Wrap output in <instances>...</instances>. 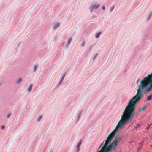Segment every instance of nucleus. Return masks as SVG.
<instances>
[{
	"label": "nucleus",
	"instance_id": "f257e3e1",
	"mask_svg": "<svg viewBox=\"0 0 152 152\" xmlns=\"http://www.w3.org/2000/svg\"><path fill=\"white\" fill-rule=\"evenodd\" d=\"M118 130L114 132L115 129L111 133L107 138L105 142L101 149L98 152H110L112 150H115L116 148L118 142L121 140V137H115L113 142L109 145V143L111 142L114 136Z\"/></svg>",
	"mask_w": 152,
	"mask_h": 152
},
{
	"label": "nucleus",
	"instance_id": "f03ea898",
	"mask_svg": "<svg viewBox=\"0 0 152 152\" xmlns=\"http://www.w3.org/2000/svg\"><path fill=\"white\" fill-rule=\"evenodd\" d=\"M134 117V115H122L121 119L115 129L114 132L128 122H131Z\"/></svg>",
	"mask_w": 152,
	"mask_h": 152
},
{
	"label": "nucleus",
	"instance_id": "7ed1b4c3",
	"mask_svg": "<svg viewBox=\"0 0 152 152\" xmlns=\"http://www.w3.org/2000/svg\"><path fill=\"white\" fill-rule=\"evenodd\" d=\"M99 5L96 3H93L91 5L89 9L91 12H92L94 10H96L99 7Z\"/></svg>",
	"mask_w": 152,
	"mask_h": 152
},
{
	"label": "nucleus",
	"instance_id": "20e7f679",
	"mask_svg": "<svg viewBox=\"0 0 152 152\" xmlns=\"http://www.w3.org/2000/svg\"><path fill=\"white\" fill-rule=\"evenodd\" d=\"M72 40V38H68L67 42L65 45V47L66 48H67L68 47L69 45L71 43V42Z\"/></svg>",
	"mask_w": 152,
	"mask_h": 152
},
{
	"label": "nucleus",
	"instance_id": "39448f33",
	"mask_svg": "<svg viewBox=\"0 0 152 152\" xmlns=\"http://www.w3.org/2000/svg\"><path fill=\"white\" fill-rule=\"evenodd\" d=\"M60 22H58L56 23L53 26V29L54 30H55L57 28H58L60 25Z\"/></svg>",
	"mask_w": 152,
	"mask_h": 152
},
{
	"label": "nucleus",
	"instance_id": "423d86ee",
	"mask_svg": "<svg viewBox=\"0 0 152 152\" xmlns=\"http://www.w3.org/2000/svg\"><path fill=\"white\" fill-rule=\"evenodd\" d=\"M33 85L32 84H30L28 87L26 88V91L28 92L31 91Z\"/></svg>",
	"mask_w": 152,
	"mask_h": 152
},
{
	"label": "nucleus",
	"instance_id": "0eeeda50",
	"mask_svg": "<svg viewBox=\"0 0 152 152\" xmlns=\"http://www.w3.org/2000/svg\"><path fill=\"white\" fill-rule=\"evenodd\" d=\"M152 15V13L151 12H149L146 15V18L147 20H148L151 18Z\"/></svg>",
	"mask_w": 152,
	"mask_h": 152
},
{
	"label": "nucleus",
	"instance_id": "6e6552de",
	"mask_svg": "<svg viewBox=\"0 0 152 152\" xmlns=\"http://www.w3.org/2000/svg\"><path fill=\"white\" fill-rule=\"evenodd\" d=\"M65 74H64L63 76H62V77L61 80H60L59 83H58V86H60V85H61V84L62 83H63V80L64 78L65 77Z\"/></svg>",
	"mask_w": 152,
	"mask_h": 152
},
{
	"label": "nucleus",
	"instance_id": "1a4fd4ad",
	"mask_svg": "<svg viewBox=\"0 0 152 152\" xmlns=\"http://www.w3.org/2000/svg\"><path fill=\"white\" fill-rule=\"evenodd\" d=\"M22 81V80L21 78H19L17 79L15 81L16 84H19Z\"/></svg>",
	"mask_w": 152,
	"mask_h": 152
},
{
	"label": "nucleus",
	"instance_id": "9d476101",
	"mask_svg": "<svg viewBox=\"0 0 152 152\" xmlns=\"http://www.w3.org/2000/svg\"><path fill=\"white\" fill-rule=\"evenodd\" d=\"M81 143H82L81 141V140H80L79 142V143H78V144L76 147L77 149V151H79L80 146V145H81Z\"/></svg>",
	"mask_w": 152,
	"mask_h": 152
},
{
	"label": "nucleus",
	"instance_id": "9b49d317",
	"mask_svg": "<svg viewBox=\"0 0 152 152\" xmlns=\"http://www.w3.org/2000/svg\"><path fill=\"white\" fill-rule=\"evenodd\" d=\"M102 32H101L96 33L95 35V38L96 39H98L99 38L100 35L102 34Z\"/></svg>",
	"mask_w": 152,
	"mask_h": 152
},
{
	"label": "nucleus",
	"instance_id": "f8f14e48",
	"mask_svg": "<svg viewBox=\"0 0 152 152\" xmlns=\"http://www.w3.org/2000/svg\"><path fill=\"white\" fill-rule=\"evenodd\" d=\"M152 97V95H149L147 97V101H150L151 100Z\"/></svg>",
	"mask_w": 152,
	"mask_h": 152
},
{
	"label": "nucleus",
	"instance_id": "ddd939ff",
	"mask_svg": "<svg viewBox=\"0 0 152 152\" xmlns=\"http://www.w3.org/2000/svg\"><path fill=\"white\" fill-rule=\"evenodd\" d=\"M38 68V66L37 64H35L33 67V72H35Z\"/></svg>",
	"mask_w": 152,
	"mask_h": 152
},
{
	"label": "nucleus",
	"instance_id": "4468645a",
	"mask_svg": "<svg viewBox=\"0 0 152 152\" xmlns=\"http://www.w3.org/2000/svg\"><path fill=\"white\" fill-rule=\"evenodd\" d=\"M146 107V105L144 106L142 108H140L139 109V111H144Z\"/></svg>",
	"mask_w": 152,
	"mask_h": 152
},
{
	"label": "nucleus",
	"instance_id": "2eb2a0df",
	"mask_svg": "<svg viewBox=\"0 0 152 152\" xmlns=\"http://www.w3.org/2000/svg\"><path fill=\"white\" fill-rule=\"evenodd\" d=\"M42 115H39V117L37 119V121H40V119L42 118Z\"/></svg>",
	"mask_w": 152,
	"mask_h": 152
},
{
	"label": "nucleus",
	"instance_id": "dca6fc26",
	"mask_svg": "<svg viewBox=\"0 0 152 152\" xmlns=\"http://www.w3.org/2000/svg\"><path fill=\"white\" fill-rule=\"evenodd\" d=\"M97 55L98 54H95V56L93 58V60H94L96 58V57L97 56Z\"/></svg>",
	"mask_w": 152,
	"mask_h": 152
},
{
	"label": "nucleus",
	"instance_id": "f3484780",
	"mask_svg": "<svg viewBox=\"0 0 152 152\" xmlns=\"http://www.w3.org/2000/svg\"><path fill=\"white\" fill-rule=\"evenodd\" d=\"M85 42H83L81 44V46L82 47H83L85 45Z\"/></svg>",
	"mask_w": 152,
	"mask_h": 152
},
{
	"label": "nucleus",
	"instance_id": "a211bd4d",
	"mask_svg": "<svg viewBox=\"0 0 152 152\" xmlns=\"http://www.w3.org/2000/svg\"><path fill=\"white\" fill-rule=\"evenodd\" d=\"M151 126V125L148 124V126L147 127V129H149V128Z\"/></svg>",
	"mask_w": 152,
	"mask_h": 152
},
{
	"label": "nucleus",
	"instance_id": "6ab92c4d",
	"mask_svg": "<svg viewBox=\"0 0 152 152\" xmlns=\"http://www.w3.org/2000/svg\"><path fill=\"white\" fill-rule=\"evenodd\" d=\"M93 47V45H91V46H90V48H89L90 51V50H91V49Z\"/></svg>",
	"mask_w": 152,
	"mask_h": 152
},
{
	"label": "nucleus",
	"instance_id": "aec40b11",
	"mask_svg": "<svg viewBox=\"0 0 152 152\" xmlns=\"http://www.w3.org/2000/svg\"><path fill=\"white\" fill-rule=\"evenodd\" d=\"M4 125H3V126H1V129H4Z\"/></svg>",
	"mask_w": 152,
	"mask_h": 152
},
{
	"label": "nucleus",
	"instance_id": "412c9836",
	"mask_svg": "<svg viewBox=\"0 0 152 152\" xmlns=\"http://www.w3.org/2000/svg\"><path fill=\"white\" fill-rule=\"evenodd\" d=\"M114 7H113V8L111 9L110 11L111 12L114 9Z\"/></svg>",
	"mask_w": 152,
	"mask_h": 152
},
{
	"label": "nucleus",
	"instance_id": "4be33fe9",
	"mask_svg": "<svg viewBox=\"0 0 152 152\" xmlns=\"http://www.w3.org/2000/svg\"><path fill=\"white\" fill-rule=\"evenodd\" d=\"M140 80V79H138L137 80V82H136V83H137V84H138V82Z\"/></svg>",
	"mask_w": 152,
	"mask_h": 152
},
{
	"label": "nucleus",
	"instance_id": "5701e85b",
	"mask_svg": "<svg viewBox=\"0 0 152 152\" xmlns=\"http://www.w3.org/2000/svg\"><path fill=\"white\" fill-rule=\"evenodd\" d=\"M102 9L103 10H104L105 9V7L104 6H103L102 7Z\"/></svg>",
	"mask_w": 152,
	"mask_h": 152
},
{
	"label": "nucleus",
	"instance_id": "b1692460",
	"mask_svg": "<svg viewBox=\"0 0 152 152\" xmlns=\"http://www.w3.org/2000/svg\"><path fill=\"white\" fill-rule=\"evenodd\" d=\"M10 115H7V118H9V117H10Z\"/></svg>",
	"mask_w": 152,
	"mask_h": 152
},
{
	"label": "nucleus",
	"instance_id": "393cba45",
	"mask_svg": "<svg viewBox=\"0 0 152 152\" xmlns=\"http://www.w3.org/2000/svg\"><path fill=\"white\" fill-rule=\"evenodd\" d=\"M143 143V142H142L141 143H140V144H141V145H142Z\"/></svg>",
	"mask_w": 152,
	"mask_h": 152
},
{
	"label": "nucleus",
	"instance_id": "a878e982",
	"mask_svg": "<svg viewBox=\"0 0 152 152\" xmlns=\"http://www.w3.org/2000/svg\"><path fill=\"white\" fill-rule=\"evenodd\" d=\"M42 107V106H40V108H41V107Z\"/></svg>",
	"mask_w": 152,
	"mask_h": 152
},
{
	"label": "nucleus",
	"instance_id": "bb28decb",
	"mask_svg": "<svg viewBox=\"0 0 152 152\" xmlns=\"http://www.w3.org/2000/svg\"><path fill=\"white\" fill-rule=\"evenodd\" d=\"M140 147L138 149H140Z\"/></svg>",
	"mask_w": 152,
	"mask_h": 152
},
{
	"label": "nucleus",
	"instance_id": "cd10ccee",
	"mask_svg": "<svg viewBox=\"0 0 152 152\" xmlns=\"http://www.w3.org/2000/svg\"><path fill=\"white\" fill-rule=\"evenodd\" d=\"M102 143H101V145L102 144Z\"/></svg>",
	"mask_w": 152,
	"mask_h": 152
},
{
	"label": "nucleus",
	"instance_id": "c85d7f7f",
	"mask_svg": "<svg viewBox=\"0 0 152 152\" xmlns=\"http://www.w3.org/2000/svg\"><path fill=\"white\" fill-rule=\"evenodd\" d=\"M140 126V125H138V126Z\"/></svg>",
	"mask_w": 152,
	"mask_h": 152
},
{
	"label": "nucleus",
	"instance_id": "c756f323",
	"mask_svg": "<svg viewBox=\"0 0 152 152\" xmlns=\"http://www.w3.org/2000/svg\"><path fill=\"white\" fill-rule=\"evenodd\" d=\"M121 152V151H120V152Z\"/></svg>",
	"mask_w": 152,
	"mask_h": 152
}]
</instances>
